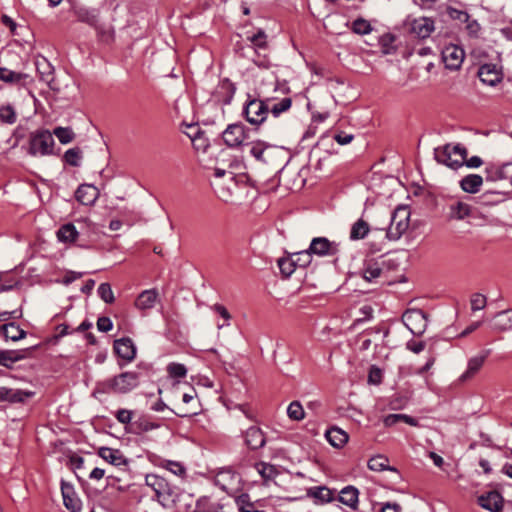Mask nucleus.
Instances as JSON below:
<instances>
[{"mask_svg":"<svg viewBox=\"0 0 512 512\" xmlns=\"http://www.w3.org/2000/svg\"><path fill=\"white\" fill-rule=\"evenodd\" d=\"M471 207L464 202H456L450 205V217L462 220L470 215Z\"/></svg>","mask_w":512,"mask_h":512,"instance_id":"ea45409f","label":"nucleus"},{"mask_svg":"<svg viewBox=\"0 0 512 512\" xmlns=\"http://www.w3.org/2000/svg\"><path fill=\"white\" fill-rule=\"evenodd\" d=\"M158 299V292L155 289L144 290L135 301V307L145 311L154 307Z\"/></svg>","mask_w":512,"mask_h":512,"instance_id":"412c9836","label":"nucleus"},{"mask_svg":"<svg viewBox=\"0 0 512 512\" xmlns=\"http://www.w3.org/2000/svg\"><path fill=\"white\" fill-rule=\"evenodd\" d=\"M27 78L26 74L12 71L5 67H0V80L6 83H19Z\"/></svg>","mask_w":512,"mask_h":512,"instance_id":"37998d69","label":"nucleus"},{"mask_svg":"<svg viewBox=\"0 0 512 512\" xmlns=\"http://www.w3.org/2000/svg\"><path fill=\"white\" fill-rule=\"evenodd\" d=\"M309 497L320 500L321 502H329L332 499V492L325 486L312 487L307 490Z\"/></svg>","mask_w":512,"mask_h":512,"instance_id":"79ce46f5","label":"nucleus"},{"mask_svg":"<svg viewBox=\"0 0 512 512\" xmlns=\"http://www.w3.org/2000/svg\"><path fill=\"white\" fill-rule=\"evenodd\" d=\"M358 490L353 486H347L340 491L339 500L350 508H356L358 503Z\"/></svg>","mask_w":512,"mask_h":512,"instance_id":"2f4dec72","label":"nucleus"},{"mask_svg":"<svg viewBox=\"0 0 512 512\" xmlns=\"http://www.w3.org/2000/svg\"><path fill=\"white\" fill-rule=\"evenodd\" d=\"M115 417L121 424H129L133 417V411L128 409H119L116 412Z\"/></svg>","mask_w":512,"mask_h":512,"instance_id":"052dcab7","label":"nucleus"},{"mask_svg":"<svg viewBox=\"0 0 512 512\" xmlns=\"http://www.w3.org/2000/svg\"><path fill=\"white\" fill-rule=\"evenodd\" d=\"M235 503L239 512H263L256 508L255 502L247 493H242L235 498Z\"/></svg>","mask_w":512,"mask_h":512,"instance_id":"4c0bfd02","label":"nucleus"},{"mask_svg":"<svg viewBox=\"0 0 512 512\" xmlns=\"http://www.w3.org/2000/svg\"><path fill=\"white\" fill-rule=\"evenodd\" d=\"M212 309L217 312L225 321L226 325H229V320L231 319V315L228 310L221 304L213 305ZM225 326V324L218 325V328L221 329Z\"/></svg>","mask_w":512,"mask_h":512,"instance_id":"e2e57ef3","label":"nucleus"},{"mask_svg":"<svg viewBox=\"0 0 512 512\" xmlns=\"http://www.w3.org/2000/svg\"><path fill=\"white\" fill-rule=\"evenodd\" d=\"M292 104L291 98L285 97L281 99L278 103H274L269 105V111L275 116L278 117L281 113L290 109Z\"/></svg>","mask_w":512,"mask_h":512,"instance_id":"3c124183","label":"nucleus"},{"mask_svg":"<svg viewBox=\"0 0 512 512\" xmlns=\"http://www.w3.org/2000/svg\"><path fill=\"white\" fill-rule=\"evenodd\" d=\"M114 350L119 357L129 362L136 356V347L130 338L115 340Z\"/></svg>","mask_w":512,"mask_h":512,"instance_id":"f3484780","label":"nucleus"},{"mask_svg":"<svg viewBox=\"0 0 512 512\" xmlns=\"http://www.w3.org/2000/svg\"><path fill=\"white\" fill-rule=\"evenodd\" d=\"M98 295L99 297L108 304H111L114 302V293L112 291V288L109 283H101L98 287Z\"/></svg>","mask_w":512,"mask_h":512,"instance_id":"5fc2aeb1","label":"nucleus"},{"mask_svg":"<svg viewBox=\"0 0 512 512\" xmlns=\"http://www.w3.org/2000/svg\"><path fill=\"white\" fill-rule=\"evenodd\" d=\"M511 168V164H504L501 167L497 166H490L486 167L485 173H486V180L488 181H497L500 179H504L508 177L509 169Z\"/></svg>","mask_w":512,"mask_h":512,"instance_id":"f704fd0d","label":"nucleus"},{"mask_svg":"<svg viewBox=\"0 0 512 512\" xmlns=\"http://www.w3.org/2000/svg\"><path fill=\"white\" fill-rule=\"evenodd\" d=\"M471 310L473 312L482 310L486 307L487 299L483 294L474 293L470 299Z\"/></svg>","mask_w":512,"mask_h":512,"instance_id":"6e6d98bb","label":"nucleus"},{"mask_svg":"<svg viewBox=\"0 0 512 512\" xmlns=\"http://www.w3.org/2000/svg\"><path fill=\"white\" fill-rule=\"evenodd\" d=\"M245 442L253 450L262 448L265 445V437L258 427H250L245 433Z\"/></svg>","mask_w":512,"mask_h":512,"instance_id":"4be33fe9","label":"nucleus"},{"mask_svg":"<svg viewBox=\"0 0 512 512\" xmlns=\"http://www.w3.org/2000/svg\"><path fill=\"white\" fill-rule=\"evenodd\" d=\"M480 80L490 86H495L502 79V73L496 64H483L478 71Z\"/></svg>","mask_w":512,"mask_h":512,"instance_id":"4468645a","label":"nucleus"},{"mask_svg":"<svg viewBox=\"0 0 512 512\" xmlns=\"http://www.w3.org/2000/svg\"><path fill=\"white\" fill-rule=\"evenodd\" d=\"M250 40L258 48H264L266 46V35L263 31H259L257 34L253 35Z\"/></svg>","mask_w":512,"mask_h":512,"instance_id":"69168bd1","label":"nucleus"},{"mask_svg":"<svg viewBox=\"0 0 512 512\" xmlns=\"http://www.w3.org/2000/svg\"><path fill=\"white\" fill-rule=\"evenodd\" d=\"M76 224L66 223L56 232L59 242L65 244L79 243L82 248H89L93 242L92 236L96 234V226L88 219L77 220Z\"/></svg>","mask_w":512,"mask_h":512,"instance_id":"f257e3e1","label":"nucleus"},{"mask_svg":"<svg viewBox=\"0 0 512 512\" xmlns=\"http://www.w3.org/2000/svg\"><path fill=\"white\" fill-rule=\"evenodd\" d=\"M17 120V115L11 105H4L0 107V121L5 124H14Z\"/></svg>","mask_w":512,"mask_h":512,"instance_id":"8fccbe9b","label":"nucleus"},{"mask_svg":"<svg viewBox=\"0 0 512 512\" xmlns=\"http://www.w3.org/2000/svg\"><path fill=\"white\" fill-rule=\"evenodd\" d=\"M464 57V50L454 44L447 45L442 50V60L445 67L450 70L459 69L464 61Z\"/></svg>","mask_w":512,"mask_h":512,"instance_id":"9b49d317","label":"nucleus"},{"mask_svg":"<svg viewBox=\"0 0 512 512\" xmlns=\"http://www.w3.org/2000/svg\"><path fill=\"white\" fill-rule=\"evenodd\" d=\"M448 16L453 20H458L461 23H465L469 20V14L466 11L459 10L453 7L447 8Z\"/></svg>","mask_w":512,"mask_h":512,"instance_id":"bf43d9fd","label":"nucleus"},{"mask_svg":"<svg viewBox=\"0 0 512 512\" xmlns=\"http://www.w3.org/2000/svg\"><path fill=\"white\" fill-rule=\"evenodd\" d=\"M98 455L105 460L106 462L114 465L116 467H126L129 463V460L124 456V454L118 450L109 447H101L98 450Z\"/></svg>","mask_w":512,"mask_h":512,"instance_id":"dca6fc26","label":"nucleus"},{"mask_svg":"<svg viewBox=\"0 0 512 512\" xmlns=\"http://www.w3.org/2000/svg\"><path fill=\"white\" fill-rule=\"evenodd\" d=\"M81 159L82 151L79 147L70 148L64 153L65 162L73 167L80 166Z\"/></svg>","mask_w":512,"mask_h":512,"instance_id":"49530a36","label":"nucleus"},{"mask_svg":"<svg viewBox=\"0 0 512 512\" xmlns=\"http://www.w3.org/2000/svg\"><path fill=\"white\" fill-rule=\"evenodd\" d=\"M160 466L179 477H183L186 474V468L183 466L182 463L177 461L162 460Z\"/></svg>","mask_w":512,"mask_h":512,"instance_id":"de8ad7c7","label":"nucleus"},{"mask_svg":"<svg viewBox=\"0 0 512 512\" xmlns=\"http://www.w3.org/2000/svg\"><path fill=\"white\" fill-rule=\"evenodd\" d=\"M269 99L265 101L253 99L244 108L246 120L252 125H260L269 113Z\"/></svg>","mask_w":512,"mask_h":512,"instance_id":"6e6552de","label":"nucleus"},{"mask_svg":"<svg viewBox=\"0 0 512 512\" xmlns=\"http://www.w3.org/2000/svg\"><path fill=\"white\" fill-rule=\"evenodd\" d=\"M33 395L31 391L0 387V402L23 403Z\"/></svg>","mask_w":512,"mask_h":512,"instance_id":"2eb2a0df","label":"nucleus"},{"mask_svg":"<svg viewBox=\"0 0 512 512\" xmlns=\"http://www.w3.org/2000/svg\"><path fill=\"white\" fill-rule=\"evenodd\" d=\"M406 347L408 350L412 351L413 353L419 354L420 352H422L425 349L426 344L423 341H420V342L409 341V342H407Z\"/></svg>","mask_w":512,"mask_h":512,"instance_id":"774afa93","label":"nucleus"},{"mask_svg":"<svg viewBox=\"0 0 512 512\" xmlns=\"http://www.w3.org/2000/svg\"><path fill=\"white\" fill-rule=\"evenodd\" d=\"M406 25L409 27L410 32L420 39L428 38L435 30L433 19L424 16L408 19Z\"/></svg>","mask_w":512,"mask_h":512,"instance_id":"1a4fd4ad","label":"nucleus"},{"mask_svg":"<svg viewBox=\"0 0 512 512\" xmlns=\"http://www.w3.org/2000/svg\"><path fill=\"white\" fill-rule=\"evenodd\" d=\"M238 480L237 474L230 470H221L215 477V483L222 490L228 492L233 488V484Z\"/></svg>","mask_w":512,"mask_h":512,"instance_id":"a878e982","label":"nucleus"},{"mask_svg":"<svg viewBox=\"0 0 512 512\" xmlns=\"http://www.w3.org/2000/svg\"><path fill=\"white\" fill-rule=\"evenodd\" d=\"M348 438V434L338 427H332L326 432L327 441L336 448L343 447L347 443Z\"/></svg>","mask_w":512,"mask_h":512,"instance_id":"cd10ccee","label":"nucleus"},{"mask_svg":"<svg viewBox=\"0 0 512 512\" xmlns=\"http://www.w3.org/2000/svg\"><path fill=\"white\" fill-rule=\"evenodd\" d=\"M35 65L41 81L51 87L54 81V68L51 63L46 58L41 57L36 60Z\"/></svg>","mask_w":512,"mask_h":512,"instance_id":"aec40b11","label":"nucleus"},{"mask_svg":"<svg viewBox=\"0 0 512 512\" xmlns=\"http://www.w3.org/2000/svg\"><path fill=\"white\" fill-rule=\"evenodd\" d=\"M145 483L155 492L158 501L162 505L175 501L177 497L175 488L170 486L165 478L157 474H147Z\"/></svg>","mask_w":512,"mask_h":512,"instance_id":"39448f33","label":"nucleus"},{"mask_svg":"<svg viewBox=\"0 0 512 512\" xmlns=\"http://www.w3.org/2000/svg\"><path fill=\"white\" fill-rule=\"evenodd\" d=\"M24 354L14 350H0V365L11 368L12 364L24 359Z\"/></svg>","mask_w":512,"mask_h":512,"instance_id":"58836bf2","label":"nucleus"},{"mask_svg":"<svg viewBox=\"0 0 512 512\" xmlns=\"http://www.w3.org/2000/svg\"><path fill=\"white\" fill-rule=\"evenodd\" d=\"M61 491L65 507L71 512H79L81 509V503L78 499H75L70 496V493H73L72 487L69 485L62 484Z\"/></svg>","mask_w":512,"mask_h":512,"instance_id":"e433bc0d","label":"nucleus"},{"mask_svg":"<svg viewBox=\"0 0 512 512\" xmlns=\"http://www.w3.org/2000/svg\"><path fill=\"white\" fill-rule=\"evenodd\" d=\"M54 144L53 134L49 130H37L30 134L28 153L32 156L50 155Z\"/></svg>","mask_w":512,"mask_h":512,"instance_id":"20e7f679","label":"nucleus"},{"mask_svg":"<svg viewBox=\"0 0 512 512\" xmlns=\"http://www.w3.org/2000/svg\"><path fill=\"white\" fill-rule=\"evenodd\" d=\"M75 197L83 205H92L99 197V190L93 185L82 184L77 188Z\"/></svg>","mask_w":512,"mask_h":512,"instance_id":"a211bd4d","label":"nucleus"},{"mask_svg":"<svg viewBox=\"0 0 512 512\" xmlns=\"http://www.w3.org/2000/svg\"><path fill=\"white\" fill-rule=\"evenodd\" d=\"M434 156L438 163L457 169L464 164L467 158V150L460 144L454 146L447 144L442 148H436Z\"/></svg>","mask_w":512,"mask_h":512,"instance_id":"7ed1b4c3","label":"nucleus"},{"mask_svg":"<svg viewBox=\"0 0 512 512\" xmlns=\"http://www.w3.org/2000/svg\"><path fill=\"white\" fill-rule=\"evenodd\" d=\"M255 468L262 477L265 484L269 483L270 481H273L279 474L278 469L274 465L269 463L259 462L255 465Z\"/></svg>","mask_w":512,"mask_h":512,"instance_id":"473e14b6","label":"nucleus"},{"mask_svg":"<svg viewBox=\"0 0 512 512\" xmlns=\"http://www.w3.org/2000/svg\"><path fill=\"white\" fill-rule=\"evenodd\" d=\"M493 329L497 331L512 330V310L497 313L494 317Z\"/></svg>","mask_w":512,"mask_h":512,"instance_id":"c85d7f7f","label":"nucleus"},{"mask_svg":"<svg viewBox=\"0 0 512 512\" xmlns=\"http://www.w3.org/2000/svg\"><path fill=\"white\" fill-rule=\"evenodd\" d=\"M381 378V370L375 366H372L368 375L369 382L373 384H379L381 382Z\"/></svg>","mask_w":512,"mask_h":512,"instance_id":"338daca9","label":"nucleus"},{"mask_svg":"<svg viewBox=\"0 0 512 512\" xmlns=\"http://www.w3.org/2000/svg\"><path fill=\"white\" fill-rule=\"evenodd\" d=\"M113 323L109 317H99L97 320V328L101 332H108L112 329Z\"/></svg>","mask_w":512,"mask_h":512,"instance_id":"0e129e2a","label":"nucleus"},{"mask_svg":"<svg viewBox=\"0 0 512 512\" xmlns=\"http://www.w3.org/2000/svg\"><path fill=\"white\" fill-rule=\"evenodd\" d=\"M73 13L77 17L78 21L86 23L92 27H96L99 15L96 9L84 6H75L73 8Z\"/></svg>","mask_w":512,"mask_h":512,"instance_id":"6ab92c4d","label":"nucleus"},{"mask_svg":"<svg viewBox=\"0 0 512 512\" xmlns=\"http://www.w3.org/2000/svg\"><path fill=\"white\" fill-rule=\"evenodd\" d=\"M134 427H135L136 433H143V432H148V431L157 429L159 427V424L152 422L149 419L143 417V418L138 419L134 423Z\"/></svg>","mask_w":512,"mask_h":512,"instance_id":"864d4df0","label":"nucleus"},{"mask_svg":"<svg viewBox=\"0 0 512 512\" xmlns=\"http://www.w3.org/2000/svg\"><path fill=\"white\" fill-rule=\"evenodd\" d=\"M370 231L369 224L363 220L358 219L351 227L350 239L353 241L364 239Z\"/></svg>","mask_w":512,"mask_h":512,"instance_id":"c9c22d12","label":"nucleus"},{"mask_svg":"<svg viewBox=\"0 0 512 512\" xmlns=\"http://www.w3.org/2000/svg\"><path fill=\"white\" fill-rule=\"evenodd\" d=\"M94 28L96 29L101 41L106 43L112 41L114 32L110 26H102L97 23Z\"/></svg>","mask_w":512,"mask_h":512,"instance_id":"13d9d810","label":"nucleus"},{"mask_svg":"<svg viewBox=\"0 0 512 512\" xmlns=\"http://www.w3.org/2000/svg\"><path fill=\"white\" fill-rule=\"evenodd\" d=\"M483 184L482 176L478 174H469L461 179L460 187L461 189L470 194H475L479 192L481 186Z\"/></svg>","mask_w":512,"mask_h":512,"instance_id":"b1692460","label":"nucleus"},{"mask_svg":"<svg viewBox=\"0 0 512 512\" xmlns=\"http://www.w3.org/2000/svg\"><path fill=\"white\" fill-rule=\"evenodd\" d=\"M287 415L291 420L300 421L304 419L305 412L299 401H293L287 408Z\"/></svg>","mask_w":512,"mask_h":512,"instance_id":"09e8293b","label":"nucleus"},{"mask_svg":"<svg viewBox=\"0 0 512 512\" xmlns=\"http://www.w3.org/2000/svg\"><path fill=\"white\" fill-rule=\"evenodd\" d=\"M193 512H227L226 505L220 502H211L207 497L196 501Z\"/></svg>","mask_w":512,"mask_h":512,"instance_id":"393cba45","label":"nucleus"},{"mask_svg":"<svg viewBox=\"0 0 512 512\" xmlns=\"http://www.w3.org/2000/svg\"><path fill=\"white\" fill-rule=\"evenodd\" d=\"M368 468L372 471L381 472L385 470L395 471L394 468L389 466V460L383 455H376L369 459Z\"/></svg>","mask_w":512,"mask_h":512,"instance_id":"a19ab883","label":"nucleus"},{"mask_svg":"<svg viewBox=\"0 0 512 512\" xmlns=\"http://www.w3.org/2000/svg\"><path fill=\"white\" fill-rule=\"evenodd\" d=\"M477 503L483 508L491 512H501L503 508V497L497 491H489L480 495Z\"/></svg>","mask_w":512,"mask_h":512,"instance_id":"ddd939ff","label":"nucleus"},{"mask_svg":"<svg viewBox=\"0 0 512 512\" xmlns=\"http://www.w3.org/2000/svg\"><path fill=\"white\" fill-rule=\"evenodd\" d=\"M352 30L356 34L366 35L372 31V26L367 20L363 18H357L352 23Z\"/></svg>","mask_w":512,"mask_h":512,"instance_id":"603ef678","label":"nucleus"},{"mask_svg":"<svg viewBox=\"0 0 512 512\" xmlns=\"http://www.w3.org/2000/svg\"><path fill=\"white\" fill-rule=\"evenodd\" d=\"M222 137H223L224 143L227 146L238 147L243 143V141L246 137L245 128L242 124H239V123L230 124L224 130Z\"/></svg>","mask_w":512,"mask_h":512,"instance_id":"f8f14e48","label":"nucleus"},{"mask_svg":"<svg viewBox=\"0 0 512 512\" xmlns=\"http://www.w3.org/2000/svg\"><path fill=\"white\" fill-rule=\"evenodd\" d=\"M0 332L3 333L6 339L14 342L26 337V332L13 322L0 326Z\"/></svg>","mask_w":512,"mask_h":512,"instance_id":"7c9ffc66","label":"nucleus"},{"mask_svg":"<svg viewBox=\"0 0 512 512\" xmlns=\"http://www.w3.org/2000/svg\"><path fill=\"white\" fill-rule=\"evenodd\" d=\"M487 354L477 355L469 359L466 371L461 375L460 380L466 381L472 378L483 366Z\"/></svg>","mask_w":512,"mask_h":512,"instance_id":"bb28decb","label":"nucleus"},{"mask_svg":"<svg viewBox=\"0 0 512 512\" xmlns=\"http://www.w3.org/2000/svg\"><path fill=\"white\" fill-rule=\"evenodd\" d=\"M410 222V211L406 207H398L391 216L390 225L384 238L398 240L407 231Z\"/></svg>","mask_w":512,"mask_h":512,"instance_id":"423d86ee","label":"nucleus"},{"mask_svg":"<svg viewBox=\"0 0 512 512\" xmlns=\"http://www.w3.org/2000/svg\"><path fill=\"white\" fill-rule=\"evenodd\" d=\"M235 91V85L229 79H224L220 82L218 86L217 94L222 95L221 101L223 102V104L228 105L230 104L235 94Z\"/></svg>","mask_w":512,"mask_h":512,"instance_id":"72a5a7b5","label":"nucleus"},{"mask_svg":"<svg viewBox=\"0 0 512 512\" xmlns=\"http://www.w3.org/2000/svg\"><path fill=\"white\" fill-rule=\"evenodd\" d=\"M139 384L138 375L134 372H124L100 382L96 388L99 393L126 394Z\"/></svg>","mask_w":512,"mask_h":512,"instance_id":"f03ea898","label":"nucleus"},{"mask_svg":"<svg viewBox=\"0 0 512 512\" xmlns=\"http://www.w3.org/2000/svg\"><path fill=\"white\" fill-rule=\"evenodd\" d=\"M310 256L311 255L309 254L308 250H305L299 253H295L291 257H293L297 262V266L305 267L310 263Z\"/></svg>","mask_w":512,"mask_h":512,"instance_id":"680f3d73","label":"nucleus"},{"mask_svg":"<svg viewBox=\"0 0 512 512\" xmlns=\"http://www.w3.org/2000/svg\"><path fill=\"white\" fill-rule=\"evenodd\" d=\"M339 251V244L330 241L326 237H315L312 239L308 252L317 256H333Z\"/></svg>","mask_w":512,"mask_h":512,"instance_id":"9d476101","label":"nucleus"},{"mask_svg":"<svg viewBox=\"0 0 512 512\" xmlns=\"http://www.w3.org/2000/svg\"><path fill=\"white\" fill-rule=\"evenodd\" d=\"M381 273H382V267L379 262H377L373 259L365 261L363 270H362V274H363V278L367 282H372L375 279L379 278Z\"/></svg>","mask_w":512,"mask_h":512,"instance_id":"c756f323","label":"nucleus"},{"mask_svg":"<svg viewBox=\"0 0 512 512\" xmlns=\"http://www.w3.org/2000/svg\"><path fill=\"white\" fill-rule=\"evenodd\" d=\"M278 267L281 274L287 278L295 271L297 262L293 257H283L278 259Z\"/></svg>","mask_w":512,"mask_h":512,"instance_id":"c03bdc74","label":"nucleus"},{"mask_svg":"<svg viewBox=\"0 0 512 512\" xmlns=\"http://www.w3.org/2000/svg\"><path fill=\"white\" fill-rule=\"evenodd\" d=\"M274 150L272 147L265 145L262 142H255L251 144L250 154L258 161L269 163L272 158Z\"/></svg>","mask_w":512,"mask_h":512,"instance_id":"5701e85b","label":"nucleus"},{"mask_svg":"<svg viewBox=\"0 0 512 512\" xmlns=\"http://www.w3.org/2000/svg\"><path fill=\"white\" fill-rule=\"evenodd\" d=\"M52 134L58 138L61 144H68L75 138V133L70 127H56Z\"/></svg>","mask_w":512,"mask_h":512,"instance_id":"a18cd8bd","label":"nucleus"},{"mask_svg":"<svg viewBox=\"0 0 512 512\" xmlns=\"http://www.w3.org/2000/svg\"><path fill=\"white\" fill-rule=\"evenodd\" d=\"M167 371L171 377L183 378L186 376L187 369L183 364L171 363L167 367Z\"/></svg>","mask_w":512,"mask_h":512,"instance_id":"4d7b16f0","label":"nucleus"},{"mask_svg":"<svg viewBox=\"0 0 512 512\" xmlns=\"http://www.w3.org/2000/svg\"><path fill=\"white\" fill-rule=\"evenodd\" d=\"M404 325L416 336L422 335L428 325L426 313L420 309H408L402 316Z\"/></svg>","mask_w":512,"mask_h":512,"instance_id":"0eeeda50","label":"nucleus"}]
</instances>
